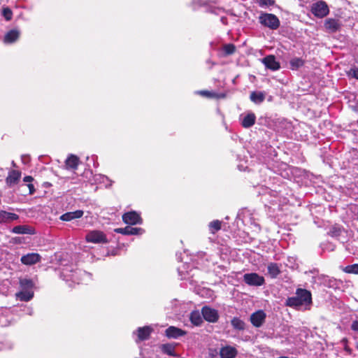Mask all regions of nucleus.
I'll return each mask as SVG.
<instances>
[{
  "label": "nucleus",
  "instance_id": "37",
  "mask_svg": "<svg viewBox=\"0 0 358 358\" xmlns=\"http://www.w3.org/2000/svg\"><path fill=\"white\" fill-rule=\"evenodd\" d=\"M341 343L344 345V350L348 354L351 355L352 352V350L348 346V340L346 338H343L341 340Z\"/></svg>",
  "mask_w": 358,
  "mask_h": 358
},
{
  "label": "nucleus",
  "instance_id": "10",
  "mask_svg": "<svg viewBox=\"0 0 358 358\" xmlns=\"http://www.w3.org/2000/svg\"><path fill=\"white\" fill-rule=\"evenodd\" d=\"M41 257L38 253H28L22 256L20 261L24 265H34L41 262Z\"/></svg>",
  "mask_w": 358,
  "mask_h": 358
},
{
  "label": "nucleus",
  "instance_id": "9",
  "mask_svg": "<svg viewBox=\"0 0 358 358\" xmlns=\"http://www.w3.org/2000/svg\"><path fill=\"white\" fill-rule=\"evenodd\" d=\"M266 317V313L263 310H259L250 315V320L254 327H260L265 322Z\"/></svg>",
  "mask_w": 358,
  "mask_h": 358
},
{
  "label": "nucleus",
  "instance_id": "43",
  "mask_svg": "<svg viewBox=\"0 0 358 358\" xmlns=\"http://www.w3.org/2000/svg\"><path fill=\"white\" fill-rule=\"evenodd\" d=\"M34 180V178L31 176H27L24 177L23 181L25 182H29L31 183Z\"/></svg>",
  "mask_w": 358,
  "mask_h": 358
},
{
  "label": "nucleus",
  "instance_id": "4",
  "mask_svg": "<svg viewBox=\"0 0 358 358\" xmlns=\"http://www.w3.org/2000/svg\"><path fill=\"white\" fill-rule=\"evenodd\" d=\"M86 241L93 243H107L108 242L106 234L101 231H92L85 236Z\"/></svg>",
  "mask_w": 358,
  "mask_h": 358
},
{
  "label": "nucleus",
  "instance_id": "13",
  "mask_svg": "<svg viewBox=\"0 0 358 358\" xmlns=\"http://www.w3.org/2000/svg\"><path fill=\"white\" fill-rule=\"evenodd\" d=\"M115 231L117 234H121L123 235H137L142 234L144 232V229L140 227H132L131 226H127L124 228L115 229Z\"/></svg>",
  "mask_w": 358,
  "mask_h": 358
},
{
  "label": "nucleus",
  "instance_id": "6",
  "mask_svg": "<svg viewBox=\"0 0 358 358\" xmlns=\"http://www.w3.org/2000/svg\"><path fill=\"white\" fill-rule=\"evenodd\" d=\"M201 313L203 318L208 322L215 323L219 320L217 310L208 306H205L201 308Z\"/></svg>",
  "mask_w": 358,
  "mask_h": 358
},
{
  "label": "nucleus",
  "instance_id": "19",
  "mask_svg": "<svg viewBox=\"0 0 358 358\" xmlns=\"http://www.w3.org/2000/svg\"><path fill=\"white\" fill-rule=\"evenodd\" d=\"M80 163V159L75 155H70L65 161L67 169L76 170Z\"/></svg>",
  "mask_w": 358,
  "mask_h": 358
},
{
  "label": "nucleus",
  "instance_id": "26",
  "mask_svg": "<svg viewBox=\"0 0 358 358\" xmlns=\"http://www.w3.org/2000/svg\"><path fill=\"white\" fill-rule=\"evenodd\" d=\"M268 273L272 278H275L280 273V269L278 264L271 262L268 264Z\"/></svg>",
  "mask_w": 358,
  "mask_h": 358
},
{
  "label": "nucleus",
  "instance_id": "1",
  "mask_svg": "<svg viewBox=\"0 0 358 358\" xmlns=\"http://www.w3.org/2000/svg\"><path fill=\"white\" fill-rule=\"evenodd\" d=\"M295 294L296 296L287 299L285 305L297 310L301 306H305L306 309H310L313 303L311 292L306 289L297 288Z\"/></svg>",
  "mask_w": 358,
  "mask_h": 358
},
{
  "label": "nucleus",
  "instance_id": "40",
  "mask_svg": "<svg viewBox=\"0 0 358 358\" xmlns=\"http://www.w3.org/2000/svg\"><path fill=\"white\" fill-rule=\"evenodd\" d=\"M351 329L353 331L358 332V320H355L352 322L351 324Z\"/></svg>",
  "mask_w": 358,
  "mask_h": 358
},
{
  "label": "nucleus",
  "instance_id": "39",
  "mask_svg": "<svg viewBox=\"0 0 358 358\" xmlns=\"http://www.w3.org/2000/svg\"><path fill=\"white\" fill-rule=\"evenodd\" d=\"M27 187L29 188V194H31V195L34 194V192H36V189L34 188V185L31 184V183H29L27 185Z\"/></svg>",
  "mask_w": 358,
  "mask_h": 358
},
{
  "label": "nucleus",
  "instance_id": "36",
  "mask_svg": "<svg viewBox=\"0 0 358 358\" xmlns=\"http://www.w3.org/2000/svg\"><path fill=\"white\" fill-rule=\"evenodd\" d=\"M197 94L209 99H213L214 92L208 90H200L197 92Z\"/></svg>",
  "mask_w": 358,
  "mask_h": 358
},
{
  "label": "nucleus",
  "instance_id": "7",
  "mask_svg": "<svg viewBox=\"0 0 358 358\" xmlns=\"http://www.w3.org/2000/svg\"><path fill=\"white\" fill-rule=\"evenodd\" d=\"M122 221L129 225L141 224L143 223V219L140 214L136 211H129L122 215Z\"/></svg>",
  "mask_w": 358,
  "mask_h": 358
},
{
  "label": "nucleus",
  "instance_id": "23",
  "mask_svg": "<svg viewBox=\"0 0 358 358\" xmlns=\"http://www.w3.org/2000/svg\"><path fill=\"white\" fill-rule=\"evenodd\" d=\"M256 116L254 113H248L246 115L241 122V125L244 128H250L255 124Z\"/></svg>",
  "mask_w": 358,
  "mask_h": 358
},
{
  "label": "nucleus",
  "instance_id": "28",
  "mask_svg": "<svg viewBox=\"0 0 358 358\" xmlns=\"http://www.w3.org/2000/svg\"><path fill=\"white\" fill-rule=\"evenodd\" d=\"M231 324L234 329L238 331H243L245 329V323L239 317H234L231 320Z\"/></svg>",
  "mask_w": 358,
  "mask_h": 358
},
{
  "label": "nucleus",
  "instance_id": "17",
  "mask_svg": "<svg viewBox=\"0 0 358 358\" xmlns=\"http://www.w3.org/2000/svg\"><path fill=\"white\" fill-rule=\"evenodd\" d=\"M11 231L16 234H34L35 230L28 225H17L14 227Z\"/></svg>",
  "mask_w": 358,
  "mask_h": 358
},
{
  "label": "nucleus",
  "instance_id": "44",
  "mask_svg": "<svg viewBox=\"0 0 358 358\" xmlns=\"http://www.w3.org/2000/svg\"><path fill=\"white\" fill-rule=\"evenodd\" d=\"M357 207H358V205H357V204H350V210L352 212H355Z\"/></svg>",
  "mask_w": 358,
  "mask_h": 358
},
{
  "label": "nucleus",
  "instance_id": "16",
  "mask_svg": "<svg viewBox=\"0 0 358 358\" xmlns=\"http://www.w3.org/2000/svg\"><path fill=\"white\" fill-rule=\"evenodd\" d=\"M153 329L150 326L138 327L136 330L138 341H143L149 339Z\"/></svg>",
  "mask_w": 358,
  "mask_h": 358
},
{
  "label": "nucleus",
  "instance_id": "34",
  "mask_svg": "<svg viewBox=\"0 0 358 358\" xmlns=\"http://www.w3.org/2000/svg\"><path fill=\"white\" fill-rule=\"evenodd\" d=\"M1 15L6 21H10L13 18V11L9 7H3L1 10Z\"/></svg>",
  "mask_w": 358,
  "mask_h": 358
},
{
  "label": "nucleus",
  "instance_id": "8",
  "mask_svg": "<svg viewBox=\"0 0 358 358\" xmlns=\"http://www.w3.org/2000/svg\"><path fill=\"white\" fill-rule=\"evenodd\" d=\"M187 332L175 326L169 327L164 331V335L169 339H177L184 336Z\"/></svg>",
  "mask_w": 358,
  "mask_h": 358
},
{
  "label": "nucleus",
  "instance_id": "14",
  "mask_svg": "<svg viewBox=\"0 0 358 358\" xmlns=\"http://www.w3.org/2000/svg\"><path fill=\"white\" fill-rule=\"evenodd\" d=\"M20 178L21 172L20 171L11 170L8 172V176L6 178V183L7 186L12 187L18 183Z\"/></svg>",
  "mask_w": 358,
  "mask_h": 358
},
{
  "label": "nucleus",
  "instance_id": "3",
  "mask_svg": "<svg viewBox=\"0 0 358 358\" xmlns=\"http://www.w3.org/2000/svg\"><path fill=\"white\" fill-rule=\"evenodd\" d=\"M310 11L315 17L322 18L329 14V9L325 1H320L312 4Z\"/></svg>",
  "mask_w": 358,
  "mask_h": 358
},
{
  "label": "nucleus",
  "instance_id": "2",
  "mask_svg": "<svg viewBox=\"0 0 358 358\" xmlns=\"http://www.w3.org/2000/svg\"><path fill=\"white\" fill-rule=\"evenodd\" d=\"M259 20L262 25L273 30L277 29L280 25L278 17L272 13L261 14Z\"/></svg>",
  "mask_w": 358,
  "mask_h": 358
},
{
  "label": "nucleus",
  "instance_id": "42",
  "mask_svg": "<svg viewBox=\"0 0 358 358\" xmlns=\"http://www.w3.org/2000/svg\"><path fill=\"white\" fill-rule=\"evenodd\" d=\"M351 73H352V76L353 78L358 79V68L355 69H351L350 74H351Z\"/></svg>",
  "mask_w": 358,
  "mask_h": 358
},
{
  "label": "nucleus",
  "instance_id": "45",
  "mask_svg": "<svg viewBox=\"0 0 358 358\" xmlns=\"http://www.w3.org/2000/svg\"><path fill=\"white\" fill-rule=\"evenodd\" d=\"M357 220H358V212H357Z\"/></svg>",
  "mask_w": 358,
  "mask_h": 358
},
{
  "label": "nucleus",
  "instance_id": "20",
  "mask_svg": "<svg viewBox=\"0 0 358 358\" xmlns=\"http://www.w3.org/2000/svg\"><path fill=\"white\" fill-rule=\"evenodd\" d=\"M266 93L264 92L253 91L250 93V99L255 104H260L265 100Z\"/></svg>",
  "mask_w": 358,
  "mask_h": 358
},
{
  "label": "nucleus",
  "instance_id": "29",
  "mask_svg": "<svg viewBox=\"0 0 358 358\" xmlns=\"http://www.w3.org/2000/svg\"><path fill=\"white\" fill-rule=\"evenodd\" d=\"M343 227L338 224L333 225L328 231V235L331 237H338L341 235Z\"/></svg>",
  "mask_w": 358,
  "mask_h": 358
},
{
  "label": "nucleus",
  "instance_id": "5",
  "mask_svg": "<svg viewBox=\"0 0 358 358\" xmlns=\"http://www.w3.org/2000/svg\"><path fill=\"white\" fill-rule=\"evenodd\" d=\"M243 281L250 286H261L264 284V278L257 273H245Z\"/></svg>",
  "mask_w": 358,
  "mask_h": 358
},
{
  "label": "nucleus",
  "instance_id": "30",
  "mask_svg": "<svg viewBox=\"0 0 358 358\" xmlns=\"http://www.w3.org/2000/svg\"><path fill=\"white\" fill-rule=\"evenodd\" d=\"M305 64V61L301 58L294 57L289 62L290 68L292 70H296L299 68L303 66Z\"/></svg>",
  "mask_w": 358,
  "mask_h": 358
},
{
  "label": "nucleus",
  "instance_id": "24",
  "mask_svg": "<svg viewBox=\"0 0 358 358\" xmlns=\"http://www.w3.org/2000/svg\"><path fill=\"white\" fill-rule=\"evenodd\" d=\"M190 322L195 326H200L203 323V317L199 310H193L189 315Z\"/></svg>",
  "mask_w": 358,
  "mask_h": 358
},
{
  "label": "nucleus",
  "instance_id": "15",
  "mask_svg": "<svg viewBox=\"0 0 358 358\" xmlns=\"http://www.w3.org/2000/svg\"><path fill=\"white\" fill-rule=\"evenodd\" d=\"M238 355V350L236 348L231 345L222 347L220 350V356L221 358H235Z\"/></svg>",
  "mask_w": 358,
  "mask_h": 358
},
{
  "label": "nucleus",
  "instance_id": "38",
  "mask_svg": "<svg viewBox=\"0 0 358 358\" xmlns=\"http://www.w3.org/2000/svg\"><path fill=\"white\" fill-rule=\"evenodd\" d=\"M260 6H273L275 3V0H259Z\"/></svg>",
  "mask_w": 358,
  "mask_h": 358
},
{
  "label": "nucleus",
  "instance_id": "32",
  "mask_svg": "<svg viewBox=\"0 0 358 358\" xmlns=\"http://www.w3.org/2000/svg\"><path fill=\"white\" fill-rule=\"evenodd\" d=\"M19 283L22 289H31L34 285L32 280L28 278H20Z\"/></svg>",
  "mask_w": 358,
  "mask_h": 358
},
{
  "label": "nucleus",
  "instance_id": "35",
  "mask_svg": "<svg viewBox=\"0 0 358 358\" xmlns=\"http://www.w3.org/2000/svg\"><path fill=\"white\" fill-rule=\"evenodd\" d=\"M345 272L349 273L358 274V264H352L350 266H348L345 269Z\"/></svg>",
  "mask_w": 358,
  "mask_h": 358
},
{
  "label": "nucleus",
  "instance_id": "22",
  "mask_svg": "<svg viewBox=\"0 0 358 358\" xmlns=\"http://www.w3.org/2000/svg\"><path fill=\"white\" fill-rule=\"evenodd\" d=\"M20 37V31L17 29H11L4 36V42L12 43L16 41Z\"/></svg>",
  "mask_w": 358,
  "mask_h": 358
},
{
  "label": "nucleus",
  "instance_id": "11",
  "mask_svg": "<svg viewBox=\"0 0 358 358\" xmlns=\"http://www.w3.org/2000/svg\"><path fill=\"white\" fill-rule=\"evenodd\" d=\"M262 62L266 68L272 71H277L280 68V63L276 61L275 57L273 55H269L264 57Z\"/></svg>",
  "mask_w": 358,
  "mask_h": 358
},
{
  "label": "nucleus",
  "instance_id": "25",
  "mask_svg": "<svg viewBox=\"0 0 358 358\" xmlns=\"http://www.w3.org/2000/svg\"><path fill=\"white\" fill-rule=\"evenodd\" d=\"M19 218V216L13 213H8L4 210L0 212V222H10L16 220Z\"/></svg>",
  "mask_w": 358,
  "mask_h": 358
},
{
  "label": "nucleus",
  "instance_id": "41",
  "mask_svg": "<svg viewBox=\"0 0 358 358\" xmlns=\"http://www.w3.org/2000/svg\"><path fill=\"white\" fill-rule=\"evenodd\" d=\"M225 97H226V94L224 93L217 94V93L214 92L213 99H224Z\"/></svg>",
  "mask_w": 358,
  "mask_h": 358
},
{
  "label": "nucleus",
  "instance_id": "33",
  "mask_svg": "<svg viewBox=\"0 0 358 358\" xmlns=\"http://www.w3.org/2000/svg\"><path fill=\"white\" fill-rule=\"evenodd\" d=\"M223 51L225 56L233 55L236 50V48L233 43H227L223 45Z\"/></svg>",
  "mask_w": 358,
  "mask_h": 358
},
{
  "label": "nucleus",
  "instance_id": "27",
  "mask_svg": "<svg viewBox=\"0 0 358 358\" xmlns=\"http://www.w3.org/2000/svg\"><path fill=\"white\" fill-rule=\"evenodd\" d=\"M176 345L172 343L163 344L161 346V350L163 353L169 356L176 357V353L175 352Z\"/></svg>",
  "mask_w": 358,
  "mask_h": 358
},
{
  "label": "nucleus",
  "instance_id": "18",
  "mask_svg": "<svg viewBox=\"0 0 358 358\" xmlns=\"http://www.w3.org/2000/svg\"><path fill=\"white\" fill-rule=\"evenodd\" d=\"M83 211L77 210L73 212H67L60 216V220L65 222L71 221L74 219L80 218L83 215Z\"/></svg>",
  "mask_w": 358,
  "mask_h": 358
},
{
  "label": "nucleus",
  "instance_id": "21",
  "mask_svg": "<svg viewBox=\"0 0 358 358\" xmlns=\"http://www.w3.org/2000/svg\"><path fill=\"white\" fill-rule=\"evenodd\" d=\"M15 295L22 301H29L34 297V292L31 289H22Z\"/></svg>",
  "mask_w": 358,
  "mask_h": 358
},
{
  "label": "nucleus",
  "instance_id": "31",
  "mask_svg": "<svg viewBox=\"0 0 358 358\" xmlns=\"http://www.w3.org/2000/svg\"><path fill=\"white\" fill-rule=\"evenodd\" d=\"M208 227L210 233L215 234L221 229L222 222L218 220H213L209 223Z\"/></svg>",
  "mask_w": 358,
  "mask_h": 358
},
{
  "label": "nucleus",
  "instance_id": "12",
  "mask_svg": "<svg viewBox=\"0 0 358 358\" xmlns=\"http://www.w3.org/2000/svg\"><path fill=\"white\" fill-rule=\"evenodd\" d=\"M341 23L339 20L328 18L324 22V27L329 33H335L340 30Z\"/></svg>",
  "mask_w": 358,
  "mask_h": 358
}]
</instances>
